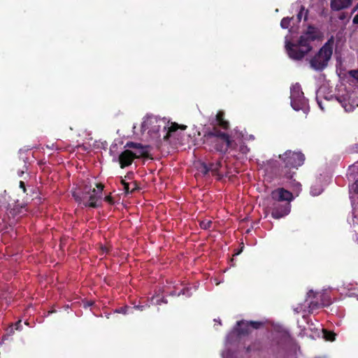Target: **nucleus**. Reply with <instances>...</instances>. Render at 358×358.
Here are the masks:
<instances>
[{
	"label": "nucleus",
	"mask_w": 358,
	"mask_h": 358,
	"mask_svg": "<svg viewBox=\"0 0 358 358\" xmlns=\"http://www.w3.org/2000/svg\"><path fill=\"white\" fill-rule=\"evenodd\" d=\"M313 42V25L309 24L307 30L302 33L296 43L285 37V48L288 56L294 60H301L312 50Z\"/></svg>",
	"instance_id": "1"
},
{
	"label": "nucleus",
	"mask_w": 358,
	"mask_h": 358,
	"mask_svg": "<svg viewBox=\"0 0 358 358\" xmlns=\"http://www.w3.org/2000/svg\"><path fill=\"white\" fill-rule=\"evenodd\" d=\"M279 158L284 164L280 174L287 180L293 179L296 173L292 170L298 169L299 166H301L305 160V156L303 153L291 150H287L282 155H280Z\"/></svg>",
	"instance_id": "2"
},
{
	"label": "nucleus",
	"mask_w": 358,
	"mask_h": 358,
	"mask_svg": "<svg viewBox=\"0 0 358 358\" xmlns=\"http://www.w3.org/2000/svg\"><path fill=\"white\" fill-rule=\"evenodd\" d=\"M203 141L213 145L216 151L222 154L228 151L233 142L228 134L221 131L217 127H213L203 135Z\"/></svg>",
	"instance_id": "3"
},
{
	"label": "nucleus",
	"mask_w": 358,
	"mask_h": 358,
	"mask_svg": "<svg viewBox=\"0 0 358 358\" xmlns=\"http://www.w3.org/2000/svg\"><path fill=\"white\" fill-rule=\"evenodd\" d=\"M334 43V38L331 37L321 48L318 53L315 55V69L322 70L327 66L332 55Z\"/></svg>",
	"instance_id": "4"
},
{
	"label": "nucleus",
	"mask_w": 358,
	"mask_h": 358,
	"mask_svg": "<svg viewBox=\"0 0 358 358\" xmlns=\"http://www.w3.org/2000/svg\"><path fill=\"white\" fill-rule=\"evenodd\" d=\"M73 196L75 198L76 201L83 203L85 206L94 208L99 206L97 201L101 198V195H98V193H96V190L94 188L92 189L90 187H88L87 186L85 187L82 192V196H79L74 192L73 194Z\"/></svg>",
	"instance_id": "5"
},
{
	"label": "nucleus",
	"mask_w": 358,
	"mask_h": 358,
	"mask_svg": "<svg viewBox=\"0 0 358 358\" xmlns=\"http://www.w3.org/2000/svg\"><path fill=\"white\" fill-rule=\"evenodd\" d=\"M291 106L295 110H302L305 113L309 110L308 101L303 96L301 85L299 83L293 85L290 88Z\"/></svg>",
	"instance_id": "6"
},
{
	"label": "nucleus",
	"mask_w": 358,
	"mask_h": 358,
	"mask_svg": "<svg viewBox=\"0 0 358 358\" xmlns=\"http://www.w3.org/2000/svg\"><path fill=\"white\" fill-rule=\"evenodd\" d=\"M263 326L262 322L241 320L236 322L234 330L238 336H246L250 334L251 329H259Z\"/></svg>",
	"instance_id": "7"
},
{
	"label": "nucleus",
	"mask_w": 358,
	"mask_h": 358,
	"mask_svg": "<svg viewBox=\"0 0 358 358\" xmlns=\"http://www.w3.org/2000/svg\"><path fill=\"white\" fill-rule=\"evenodd\" d=\"M164 122L154 116H147L143 119L141 124V132L148 130L150 133H157L159 131L161 125L159 123Z\"/></svg>",
	"instance_id": "8"
},
{
	"label": "nucleus",
	"mask_w": 358,
	"mask_h": 358,
	"mask_svg": "<svg viewBox=\"0 0 358 358\" xmlns=\"http://www.w3.org/2000/svg\"><path fill=\"white\" fill-rule=\"evenodd\" d=\"M291 209V205L288 202L281 203L278 201H275L273 203L271 209V216L274 219H280L287 215Z\"/></svg>",
	"instance_id": "9"
},
{
	"label": "nucleus",
	"mask_w": 358,
	"mask_h": 358,
	"mask_svg": "<svg viewBox=\"0 0 358 358\" xmlns=\"http://www.w3.org/2000/svg\"><path fill=\"white\" fill-rule=\"evenodd\" d=\"M271 197L275 201H286L290 203L294 199L291 192L284 188H278L271 192Z\"/></svg>",
	"instance_id": "10"
},
{
	"label": "nucleus",
	"mask_w": 358,
	"mask_h": 358,
	"mask_svg": "<svg viewBox=\"0 0 358 358\" xmlns=\"http://www.w3.org/2000/svg\"><path fill=\"white\" fill-rule=\"evenodd\" d=\"M136 155H134L133 151L127 149L122 152L118 157V162L121 169H124L132 164L135 159Z\"/></svg>",
	"instance_id": "11"
},
{
	"label": "nucleus",
	"mask_w": 358,
	"mask_h": 358,
	"mask_svg": "<svg viewBox=\"0 0 358 358\" xmlns=\"http://www.w3.org/2000/svg\"><path fill=\"white\" fill-rule=\"evenodd\" d=\"M329 293L330 291L328 289L320 292H315V299H317V301L315 302V308L320 306H327L331 304V301Z\"/></svg>",
	"instance_id": "12"
},
{
	"label": "nucleus",
	"mask_w": 358,
	"mask_h": 358,
	"mask_svg": "<svg viewBox=\"0 0 358 358\" xmlns=\"http://www.w3.org/2000/svg\"><path fill=\"white\" fill-rule=\"evenodd\" d=\"M185 130L187 126L184 124H178L176 122H171L170 127H166L164 126V130L166 131V135L164 136V141H169V138L172 136L178 129Z\"/></svg>",
	"instance_id": "13"
},
{
	"label": "nucleus",
	"mask_w": 358,
	"mask_h": 358,
	"mask_svg": "<svg viewBox=\"0 0 358 358\" xmlns=\"http://www.w3.org/2000/svg\"><path fill=\"white\" fill-rule=\"evenodd\" d=\"M315 335L318 338H322L327 341H334L336 338V334L331 331H328L326 329L315 328Z\"/></svg>",
	"instance_id": "14"
},
{
	"label": "nucleus",
	"mask_w": 358,
	"mask_h": 358,
	"mask_svg": "<svg viewBox=\"0 0 358 358\" xmlns=\"http://www.w3.org/2000/svg\"><path fill=\"white\" fill-rule=\"evenodd\" d=\"M352 3V0H331V8L334 10H340L348 8Z\"/></svg>",
	"instance_id": "15"
},
{
	"label": "nucleus",
	"mask_w": 358,
	"mask_h": 358,
	"mask_svg": "<svg viewBox=\"0 0 358 358\" xmlns=\"http://www.w3.org/2000/svg\"><path fill=\"white\" fill-rule=\"evenodd\" d=\"M215 121L217 124L223 129H228L229 128V122L224 119V113L222 110L217 112L215 116Z\"/></svg>",
	"instance_id": "16"
},
{
	"label": "nucleus",
	"mask_w": 358,
	"mask_h": 358,
	"mask_svg": "<svg viewBox=\"0 0 358 358\" xmlns=\"http://www.w3.org/2000/svg\"><path fill=\"white\" fill-rule=\"evenodd\" d=\"M8 224V219L6 215L5 209L0 207V231L6 229Z\"/></svg>",
	"instance_id": "17"
},
{
	"label": "nucleus",
	"mask_w": 358,
	"mask_h": 358,
	"mask_svg": "<svg viewBox=\"0 0 358 358\" xmlns=\"http://www.w3.org/2000/svg\"><path fill=\"white\" fill-rule=\"evenodd\" d=\"M134 155H136L135 159L138 158H148L149 157V146H144L142 149L139 148L135 152H133Z\"/></svg>",
	"instance_id": "18"
},
{
	"label": "nucleus",
	"mask_w": 358,
	"mask_h": 358,
	"mask_svg": "<svg viewBox=\"0 0 358 358\" xmlns=\"http://www.w3.org/2000/svg\"><path fill=\"white\" fill-rule=\"evenodd\" d=\"M208 166L210 171L213 175H219V170L222 166V162L220 161H217L215 163H210Z\"/></svg>",
	"instance_id": "19"
},
{
	"label": "nucleus",
	"mask_w": 358,
	"mask_h": 358,
	"mask_svg": "<svg viewBox=\"0 0 358 358\" xmlns=\"http://www.w3.org/2000/svg\"><path fill=\"white\" fill-rule=\"evenodd\" d=\"M24 207L20 206L19 205H15L13 208L9 209V214H10L13 217L23 213V209Z\"/></svg>",
	"instance_id": "20"
},
{
	"label": "nucleus",
	"mask_w": 358,
	"mask_h": 358,
	"mask_svg": "<svg viewBox=\"0 0 358 358\" xmlns=\"http://www.w3.org/2000/svg\"><path fill=\"white\" fill-rule=\"evenodd\" d=\"M293 20V17H283L280 22V27L282 29H287L290 26L291 21Z\"/></svg>",
	"instance_id": "21"
},
{
	"label": "nucleus",
	"mask_w": 358,
	"mask_h": 358,
	"mask_svg": "<svg viewBox=\"0 0 358 358\" xmlns=\"http://www.w3.org/2000/svg\"><path fill=\"white\" fill-rule=\"evenodd\" d=\"M145 145H142L141 143H134V142H127L125 147L129 148H133L136 150L141 148L142 149Z\"/></svg>",
	"instance_id": "22"
},
{
	"label": "nucleus",
	"mask_w": 358,
	"mask_h": 358,
	"mask_svg": "<svg viewBox=\"0 0 358 358\" xmlns=\"http://www.w3.org/2000/svg\"><path fill=\"white\" fill-rule=\"evenodd\" d=\"M308 13V10H306L303 6H301V10H300L299 13L297 15L298 20L301 21V20L302 18V16L303 15L304 20L306 21L307 20Z\"/></svg>",
	"instance_id": "23"
},
{
	"label": "nucleus",
	"mask_w": 358,
	"mask_h": 358,
	"mask_svg": "<svg viewBox=\"0 0 358 358\" xmlns=\"http://www.w3.org/2000/svg\"><path fill=\"white\" fill-rule=\"evenodd\" d=\"M121 184L124 187V190L126 194H130L134 192V189H130L129 185L130 184L126 182L124 180H121Z\"/></svg>",
	"instance_id": "24"
},
{
	"label": "nucleus",
	"mask_w": 358,
	"mask_h": 358,
	"mask_svg": "<svg viewBox=\"0 0 358 358\" xmlns=\"http://www.w3.org/2000/svg\"><path fill=\"white\" fill-rule=\"evenodd\" d=\"M260 349H261L260 344L255 343L252 345H249L248 347L246 348V352H250L253 350H260Z\"/></svg>",
	"instance_id": "25"
},
{
	"label": "nucleus",
	"mask_w": 358,
	"mask_h": 358,
	"mask_svg": "<svg viewBox=\"0 0 358 358\" xmlns=\"http://www.w3.org/2000/svg\"><path fill=\"white\" fill-rule=\"evenodd\" d=\"M212 222L210 220H203L200 222V227L203 229L210 228Z\"/></svg>",
	"instance_id": "26"
},
{
	"label": "nucleus",
	"mask_w": 358,
	"mask_h": 358,
	"mask_svg": "<svg viewBox=\"0 0 358 358\" xmlns=\"http://www.w3.org/2000/svg\"><path fill=\"white\" fill-rule=\"evenodd\" d=\"M201 173L203 174V175H206L208 174L210 171V169H209V166L208 164H206V163H203L201 164Z\"/></svg>",
	"instance_id": "27"
},
{
	"label": "nucleus",
	"mask_w": 358,
	"mask_h": 358,
	"mask_svg": "<svg viewBox=\"0 0 358 358\" xmlns=\"http://www.w3.org/2000/svg\"><path fill=\"white\" fill-rule=\"evenodd\" d=\"M129 309V308L128 306L120 307V308L117 309L115 312L125 315L127 313V310Z\"/></svg>",
	"instance_id": "28"
},
{
	"label": "nucleus",
	"mask_w": 358,
	"mask_h": 358,
	"mask_svg": "<svg viewBox=\"0 0 358 358\" xmlns=\"http://www.w3.org/2000/svg\"><path fill=\"white\" fill-rule=\"evenodd\" d=\"M105 201L110 205H113L115 203L114 199L110 195L106 196L105 197Z\"/></svg>",
	"instance_id": "29"
},
{
	"label": "nucleus",
	"mask_w": 358,
	"mask_h": 358,
	"mask_svg": "<svg viewBox=\"0 0 358 358\" xmlns=\"http://www.w3.org/2000/svg\"><path fill=\"white\" fill-rule=\"evenodd\" d=\"M96 187L98 190L96 191V193H98V195H101L102 194V191L103 189V185L101 183L96 185Z\"/></svg>",
	"instance_id": "30"
},
{
	"label": "nucleus",
	"mask_w": 358,
	"mask_h": 358,
	"mask_svg": "<svg viewBox=\"0 0 358 358\" xmlns=\"http://www.w3.org/2000/svg\"><path fill=\"white\" fill-rule=\"evenodd\" d=\"M13 326L15 330H20L22 329L21 320L16 322Z\"/></svg>",
	"instance_id": "31"
},
{
	"label": "nucleus",
	"mask_w": 358,
	"mask_h": 358,
	"mask_svg": "<svg viewBox=\"0 0 358 358\" xmlns=\"http://www.w3.org/2000/svg\"><path fill=\"white\" fill-rule=\"evenodd\" d=\"M352 189L355 192L358 194V180H357L355 183L352 184Z\"/></svg>",
	"instance_id": "32"
},
{
	"label": "nucleus",
	"mask_w": 358,
	"mask_h": 358,
	"mask_svg": "<svg viewBox=\"0 0 358 358\" xmlns=\"http://www.w3.org/2000/svg\"><path fill=\"white\" fill-rule=\"evenodd\" d=\"M350 74L352 77L355 78L358 80V70L357 71H351Z\"/></svg>",
	"instance_id": "33"
},
{
	"label": "nucleus",
	"mask_w": 358,
	"mask_h": 358,
	"mask_svg": "<svg viewBox=\"0 0 358 358\" xmlns=\"http://www.w3.org/2000/svg\"><path fill=\"white\" fill-rule=\"evenodd\" d=\"M20 187L22 189L23 192H26L25 184L23 181H20Z\"/></svg>",
	"instance_id": "34"
},
{
	"label": "nucleus",
	"mask_w": 358,
	"mask_h": 358,
	"mask_svg": "<svg viewBox=\"0 0 358 358\" xmlns=\"http://www.w3.org/2000/svg\"><path fill=\"white\" fill-rule=\"evenodd\" d=\"M308 63H309V65H310V67L311 69H313V57H310L308 59Z\"/></svg>",
	"instance_id": "35"
},
{
	"label": "nucleus",
	"mask_w": 358,
	"mask_h": 358,
	"mask_svg": "<svg viewBox=\"0 0 358 358\" xmlns=\"http://www.w3.org/2000/svg\"><path fill=\"white\" fill-rule=\"evenodd\" d=\"M352 22L354 24H358V13L354 17Z\"/></svg>",
	"instance_id": "36"
},
{
	"label": "nucleus",
	"mask_w": 358,
	"mask_h": 358,
	"mask_svg": "<svg viewBox=\"0 0 358 358\" xmlns=\"http://www.w3.org/2000/svg\"><path fill=\"white\" fill-rule=\"evenodd\" d=\"M137 188H138V186H137L136 182H134L131 189H134V192L136 189H137Z\"/></svg>",
	"instance_id": "37"
},
{
	"label": "nucleus",
	"mask_w": 358,
	"mask_h": 358,
	"mask_svg": "<svg viewBox=\"0 0 358 358\" xmlns=\"http://www.w3.org/2000/svg\"><path fill=\"white\" fill-rule=\"evenodd\" d=\"M346 17L345 16V13H342L340 15V16L338 17V18L341 20H343Z\"/></svg>",
	"instance_id": "38"
},
{
	"label": "nucleus",
	"mask_w": 358,
	"mask_h": 358,
	"mask_svg": "<svg viewBox=\"0 0 358 358\" xmlns=\"http://www.w3.org/2000/svg\"><path fill=\"white\" fill-rule=\"evenodd\" d=\"M317 104L319 105V106L320 107V108L323 110H324V108H323V107H322V103H321V101H319L318 99H317Z\"/></svg>",
	"instance_id": "39"
},
{
	"label": "nucleus",
	"mask_w": 358,
	"mask_h": 358,
	"mask_svg": "<svg viewBox=\"0 0 358 358\" xmlns=\"http://www.w3.org/2000/svg\"><path fill=\"white\" fill-rule=\"evenodd\" d=\"M358 9V4H357V6L353 8L352 13H355L357 10Z\"/></svg>",
	"instance_id": "40"
},
{
	"label": "nucleus",
	"mask_w": 358,
	"mask_h": 358,
	"mask_svg": "<svg viewBox=\"0 0 358 358\" xmlns=\"http://www.w3.org/2000/svg\"><path fill=\"white\" fill-rule=\"evenodd\" d=\"M24 171H24V170H22V171H19V172H18V175H19L20 176H22V174H24Z\"/></svg>",
	"instance_id": "41"
},
{
	"label": "nucleus",
	"mask_w": 358,
	"mask_h": 358,
	"mask_svg": "<svg viewBox=\"0 0 358 358\" xmlns=\"http://www.w3.org/2000/svg\"><path fill=\"white\" fill-rule=\"evenodd\" d=\"M181 294H184L183 292H180L178 294H177L178 296L180 295Z\"/></svg>",
	"instance_id": "42"
},
{
	"label": "nucleus",
	"mask_w": 358,
	"mask_h": 358,
	"mask_svg": "<svg viewBox=\"0 0 358 358\" xmlns=\"http://www.w3.org/2000/svg\"><path fill=\"white\" fill-rule=\"evenodd\" d=\"M160 301L162 302H164V303H166L167 301L166 300H164V299H162Z\"/></svg>",
	"instance_id": "43"
},
{
	"label": "nucleus",
	"mask_w": 358,
	"mask_h": 358,
	"mask_svg": "<svg viewBox=\"0 0 358 358\" xmlns=\"http://www.w3.org/2000/svg\"><path fill=\"white\" fill-rule=\"evenodd\" d=\"M157 303L160 304V301L159 300H157Z\"/></svg>",
	"instance_id": "44"
},
{
	"label": "nucleus",
	"mask_w": 358,
	"mask_h": 358,
	"mask_svg": "<svg viewBox=\"0 0 358 358\" xmlns=\"http://www.w3.org/2000/svg\"><path fill=\"white\" fill-rule=\"evenodd\" d=\"M357 145L358 146V144ZM357 152H358V150H357Z\"/></svg>",
	"instance_id": "45"
},
{
	"label": "nucleus",
	"mask_w": 358,
	"mask_h": 358,
	"mask_svg": "<svg viewBox=\"0 0 358 358\" xmlns=\"http://www.w3.org/2000/svg\"><path fill=\"white\" fill-rule=\"evenodd\" d=\"M357 4H358V3H357Z\"/></svg>",
	"instance_id": "46"
}]
</instances>
